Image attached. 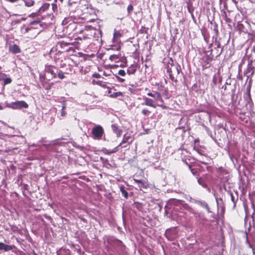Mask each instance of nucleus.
I'll return each mask as SVG.
<instances>
[{"mask_svg": "<svg viewBox=\"0 0 255 255\" xmlns=\"http://www.w3.org/2000/svg\"><path fill=\"white\" fill-rule=\"evenodd\" d=\"M167 72L169 74V78L172 82L177 83L178 82L177 78L181 71L180 65L174 64L173 60L170 58L167 65Z\"/></svg>", "mask_w": 255, "mask_h": 255, "instance_id": "1", "label": "nucleus"}, {"mask_svg": "<svg viewBox=\"0 0 255 255\" xmlns=\"http://www.w3.org/2000/svg\"><path fill=\"white\" fill-rule=\"evenodd\" d=\"M73 42H68L64 41L58 42L56 46L58 52L63 54L65 52H75V47Z\"/></svg>", "mask_w": 255, "mask_h": 255, "instance_id": "2", "label": "nucleus"}, {"mask_svg": "<svg viewBox=\"0 0 255 255\" xmlns=\"http://www.w3.org/2000/svg\"><path fill=\"white\" fill-rule=\"evenodd\" d=\"M90 39V38L89 37L88 34H86L85 36H83L82 37H78L75 39L76 41L73 42L74 44V47H75V49L86 48L88 45Z\"/></svg>", "mask_w": 255, "mask_h": 255, "instance_id": "3", "label": "nucleus"}, {"mask_svg": "<svg viewBox=\"0 0 255 255\" xmlns=\"http://www.w3.org/2000/svg\"><path fill=\"white\" fill-rule=\"evenodd\" d=\"M41 31V29H39V26H32L29 24L28 27L25 28L23 33L27 38L32 39L35 38Z\"/></svg>", "mask_w": 255, "mask_h": 255, "instance_id": "4", "label": "nucleus"}, {"mask_svg": "<svg viewBox=\"0 0 255 255\" xmlns=\"http://www.w3.org/2000/svg\"><path fill=\"white\" fill-rule=\"evenodd\" d=\"M28 17L32 18L33 20L30 21L29 25H36V26H39V29H41L42 27V20L43 18L41 15L39 13V10L36 12H33L28 15Z\"/></svg>", "mask_w": 255, "mask_h": 255, "instance_id": "5", "label": "nucleus"}, {"mask_svg": "<svg viewBox=\"0 0 255 255\" xmlns=\"http://www.w3.org/2000/svg\"><path fill=\"white\" fill-rule=\"evenodd\" d=\"M71 60L72 63L76 66H78L80 62L74 59H71L69 57L66 58L65 60H62L61 62L62 66H59L61 68H64L68 67L66 68L64 73L66 74H71L73 72V67L70 64V61Z\"/></svg>", "mask_w": 255, "mask_h": 255, "instance_id": "6", "label": "nucleus"}, {"mask_svg": "<svg viewBox=\"0 0 255 255\" xmlns=\"http://www.w3.org/2000/svg\"><path fill=\"white\" fill-rule=\"evenodd\" d=\"M104 133V128L100 125H97L92 129L91 134L92 135V137L95 139H101Z\"/></svg>", "mask_w": 255, "mask_h": 255, "instance_id": "7", "label": "nucleus"}, {"mask_svg": "<svg viewBox=\"0 0 255 255\" xmlns=\"http://www.w3.org/2000/svg\"><path fill=\"white\" fill-rule=\"evenodd\" d=\"M213 56H210L207 54H205L201 58H200L199 62L203 70L210 67V63L213 60Z\"/></svg>", "mask_w": 255, "mask_h": 255, "instance_id": "8", "label": "nucleus"}, {"mask_svg": "<svg viewBox=\"0 0 255 255\" xmlns=\"http://www.w3.org/2000/svg\"><path fill=\"white\" fill-rule=\"evenodd\" d=\"M6 107L12 109H21L28 108V105L24 101H18L7 104Z\"/></svg>", "mask_w": 255, "mask_h": 255, "instance_id": "9", "label": "nucleus"}, {"mask_svg": "<svg viewBox=\"0 0 255 255\" xmlns=\"http://www.w3.org/2000/svg\"><path fill=\"white\" fill-rule=\"evenodd\" d=\"M154 101L157 107L162 108L163 109H167V107L164 105V102L162 98L161 94L160 92H156L155 97H154Z\"/></svg>", "mask_w": 255, "mask_h": 255, "instance_id": "10", "label": "nucleus"}, {"mask_svg": "<svg viewBox=\"0 0 255 255\" xmlns=\"http://www.w3.org/2000/svg\"><path fill=\"white\" fill-rule=\"evenodd\" d=\"M131 138V137L130 134L128 133L125 134L122 142L118 145V147L120 146H122V148L127 147L128 145H129L131 143L132 140L129 141V140Z\"/></svg>", "mask_w": 255, "mask_h": 255, "instance_id": "11", "label": "nucleus"}, {"mask_svg": "<svg viewBox=\"0 0 255 255\" xmlns=\"http://www.w3.org/2000/svg\"><path fill=\"white\" fill-rule=\"evenodd\" d=\"M54 59L55 64L57 66H62L61 62H62V60H66V57L62 53L57 52L55 54Z\"/></svg>", "mask_w": 255, "mask_h": 255, "instance_id": "12", "label": "nucleus"}, {"mask_svg": "<svg viewBox=\"0 0 255 255\" xmlns=\"http://www.w3.org/2000/svg\"><path fill=\"white\" fill-rule=\"evenodd\" d=\"M46 71L51 75L52 78H55L57 76L58 69L54 66L49 65L46 67Z\"/></svg>", "mask_w": 255, "mask_h": 255, "instance_id": "13", "label": "nucleus"}, {"mask_svg": "<svg viewBox=\"0 0 255 255\" xmlns=\"http://www.w3.org/2000/svg\"><path fill=\"white\" fill-rule=\"evenodd\" d=\"M144 100V102L141 103V106H147L153 108H156L157 107L156 103L153 99L145 97Z\"/></svg>", "mask_w": 255, "mask_h": 255, "instance_id": "14", "label": "nucleus"}, {"mask_svg": "<svg viewBox=\"0 0 255 255\" xmlns=\"http://www.w3.org/2000/svg\"><path fill=\"white\" fill-rule=\"evenodd\" d=\"M133 181L135 183L139 184L138 187L140 189L141 188L147 189L149 187V184L147 181L139 180L135 178H133Z\"/></svg>", "mask_w": 255, "mask_h": 255, "instance_id": "15", "label": "nucleus"}, {"mask_svg": "<svg viewBox=\"0 0 255 255\" xmlns=\"http://www.w3.org/2000/svg\"><path fill=\"white\" fill-rule=\"evenodd\" d=\"M111 128L113 132L117 134L118 137L121 136L122 130L119 127L117 124H112L111 126Z\"/></svg>", "mask_w": 255, "mask_h": 255, "instance_id": "16", "label": "nucleus"}, {"mask_svg": "<svg viewBox=\"0 0 255 255\" xmlns=\"http://www.w3.org/2000/svg\"><path fill=\"white\" fill-rule=\"evenodd\" d=\"M137 69V64H133L130 65L127 69V73L129 75L134 74Z\"/></svg>", "mask_w": 255, "mask_h": 255, "instance_id": "17", "label": "nucleus"}, {"mask_svg": "<svg viewBox=\"0 0 255 255\" xmlns=\"http://www.w3.org/2000/svg\"><path fill=\"white\" fill-rule=\"evenodd\" d=\"M247 104L250 105H253V102L251 98V86H249L247 87V97L245 98Z\"/></svg>", "mask_w": 255, "mask_h": 255, "instance_id": "18", "label": "nucleus"}, {"mask_svg": "<svg viewBox=\"0 0 255 255\" xmlns=\"http://www.w3.org/2000/svg\"><path fill=\"white\" fill-rule=\"evenodd\" d=\"M123 34L120 31L115 29L113 35V42L119 43V39L122 36Z\"/></svg>", "mask_w": 255, "mask_h": 255, "instance_id": "19", "label": "nucleus"}, {"mask_svg": "<svg viewBox=\"0 0 255 255\" xmlns=\"http://www.w3.org/2000/svg\"><path fill=\"white\" fill-rule=\"evenodd\" d=\"M127 57L124 56H121L120 55V57H119V63H120V66L121 67H125L127 65Z\"/></svg>", "mask_w": 255, "mask_h": 255, "instance_id": "20", "label": "nucleus"}, {"mask_svg": "<svg viewBox=\"0 0 255 255\" xmlns=\"http://www.w3.org/2000/svg\"><path fill=\"white\" fill-rule=\"evenodd\" d=\"M9 51L13 54H16L20 52V49L17 45L14 44L10 46Z\"/></svg>", "mask_w": 255, "mask_h": 255, "instance_id": "21", "label": "nucleus"}, {"mask_svg": "<svg viewBox=\"0 0 255 255\" xmlns=\"http://www.w3.org/2000/svg\"><path fill=\"white\" fill-rule=\"evenodd\" d=\"M12 249L11 246L5 245L3 243L0 242V250H3L5 252L10 251Z\"/></svg>", "mask_w": 255, "mask_h": 255, "instance_id": "22", "label": "nucleus"}, {"mask_svg": "<svg viewBox=\"0 0 255 255\" xmlns=\"http://www.w3.org/2000/svg\"><path fill=\"white\" fill-rule=\"evenodd\" d=\"M139 48L138 45H135V44H132L130 47V51L131 53L133 54L134 55L136 56L137 55V51L138 50V48Z\"/></svg>", "mask_w": 255, "mask_h": 255, "instance_id": "23", "label": "nucleus"}, {"mask_svg": "<svg viewBox=\"0 0 255 255\" xmlns=\"http://www.w3.org/2000/svg\"><path fill=\"white\" fill-rule=\"evenodd\" d=\"M60 254L61 255H71V252L70 250L63 248L60 249Z\"/></svg>", "mask_w": 255, "mask_h": 255, "instance_id": "24", "label": "nucleus"}, {"mask_svg": "<svg viewBox=\"0 0 255 255\" xmlns=\"http://www.w3.org/2000/svg\"><path fill=\"white\" fill-rule=\"evenodd\" d=\"M238 117L243 122L247 123L248 121V118L246 116L245 113H239Z\"/></svg>", "mask_w": 255, "mask_h": 255, "instance_id": "25", "label": "nucleus"}, {"mask_svg": "<svg viewBox=\"0 0 255 255\" xmlns=\"http://www.w3.org/2000/svg\"><path fill=\"white\" fill-rule=\"evenodd\" d=\"M120 57V55L113 54V55H110V56L109 57V59L111 61L115 62V63H119V59Z\"/></svg>", "mask_w": 255, "mask_h": 255, "instance_id": "26", "label": "nucleus"}, {"mask_svg": "<svg viewBox=\"0 0 255 255\" xmlns=\"http://www.w3.org/2000/svg\"><path fill=\"white\" fill-rule=\"evenodd\" d=\"M120 191L122 192V195L126 198L127 199L128 196V192L125 190V187L122 185L120 187Z\"/></svg>", "mask_w": 255, "mask_h": 255, "instance_id": "27", "label": "nucleus"}, {"mask_svg": "<svg viewBox=\"0 0 255 255\" xmlns=\"http://www.w3.org/2000/svg\"><path fill=\"white\" fill-rule=\"evenodd\" d=\"M155 86L157 87V90L159 92H162L163 91H165V87L161 83H156Z\"/></svg>", "mask_w": 255, "mask_h": 255, "instance_id": "28", "label": "nucleus"}, {"mask_svg": "<svg viewBox=\"0 0 255 255\" xmlns=\"http://www.w3.org/2000/svg\"><path fill=\"white\" fill-rule=\"evenodd\" d=\"M25 5L28 7H30L34 4L33 0H23Z\"/></svg>", "mask_w": 255, "mask_h": 255, "instance_id": "29", "label": "nucleus"}, {"mask_svg": "<svg viewBox=\"0 0 255 255\" xmlns=\"http://www.w3.org/2000/svg\"><path fill=\"white\" fill-rule=\"evenodd\" d=\"M49 6H50L49 3H44L41 6V7L40 8V9L39 10V12L41 11H44L48 9L49 8Z\"/></svg>", "mask_w": 255, "mask_h": 255, "instance_id": "30", "label": "nucleus"}, {"mask_svg": "<svg viewBox=\"0 0 255 255\" xmlns=\"http://www.w3.org/2000/svg\"><path fill=\"white\" fill-rule=\"evenodd\" d=\"M118 150H119V147L117 146V147H116L115 148H114L113 149H112V150L106 149L105 150L106 151L105 152V153L107 154H110L111 153H115V152L118 151Z\"/></svg>", "mask_w": 255, "mask_h": 255, "instance_id": "31", "label": "nucleus"}, {"mask_svg": "<svg viewBox=\"0 0 255 255\" xmlns=\"http://www.w3.org/2000/svg\"><path fill=\"white\" fill-rule=\"evenodd\" d=\"M123 94L121 92H114V93L110 95L111 98H117L119 96H122Z\"/></svg>", "mask_w": 255, "mask_h": 255, "instance_id": "32", "label": "nucleus"}, {"mask_svg": "<svg viewBox=\"0 0 255 255\" xmlns=\"http://www.w3.org/2000/svg\"><path fill=\"white\" fill-rule=\"evenodd\" d=\"M66 109V104L65 103H63L62 104V107L61 109V116L63 117L66 115V113L65 111V110Z\"/></svg>", "mask_w": 255, "mask_h": 255, "instance_id": "33", "label": "nucleus"}, {"mask_svg": "<svg viewBox=\"0 0 255 255\" xmlns=\"http://www.w3.org/2000/svg\"><path fill=\"white\" fill-rule=\"evenodd\" d=\"M3 86H5L7 84H9L12 82V80L10 78H6L5 79H3Z\"/></svg>", "mask_w": 255, "mask_h": 255, "instance_id": "34", "label": "nucleus"}, {"mask_svg": "<svg viewBox=\"0 0 255 255\" xmlns=\"http://www.w3.org/2000/svg\"><path fill=\"white\" fill-rule=\"evenodd\" d=\"M141 114L144 116H148L150 114V111H149L147 109H143L141 111Z\"/></svg>", "mask_w": 255, "mask_h": 255, "instance_id": "35", "label": "nucleus"}, {"mask_svg": "<svg viewBox=\"0 0 255 255\" xmlns=\"http://www.w3.org/2000/svg\"><path fill=\"white\" fill-rule=\"evenodd\" d=\"M162 93L163 96H165L166 99L169 98L170 96H168V92L167 88H165V91H163Z\"/></svg>", "mask_w": 255, "mask_h": 255, "instance_id": "36", "label": "nucleus"}, {"mask_svg": "<svg viewBox=\"0 0 255 255\" xmlns=\"http://www.w3.org/2000/svg\"><path fill=\"white\" fill-rule=\"evenodd\" d=\"M118 74L119 75L122 76H125L126 75V73L125 71L124 70H122V69L118 71Z\"/></svg>", "mask_w": 255, "mask_h": 255, "instance_id": "37", "label": "nucleus"}, {"mask_svg": "<svg viewBox=\"0 0 255 255\" xmlns=\"http://www.w3.org/2000/svg\"><path fill=\"white\" fill-rule=\"evenodd\" d=\"M133 10V7L132 5L129 4L127 8V10L128 13H130L131 12V11Z\"/></svg>", "mask_w": 255, "mask_h": 255, "instance_id": "38", "label": "nucleus"}, {"mask_svg": "<svg viewBox=\"0 0 255 255\" xmlns=\"http://www.w3.org/2000/svg\"><path fill=\"white\" fill-rule=\"evenodd\" d=\"M213 30L214 31V32L216 35L218 34V25L216 23H215L214 25V29Z\"/></svg>", "mask_w": 255, "mask_h": 255, "instance_id": "39", "label": "nucleus"}, {"mask_svg": "<svg viewBox=\"0 0 255 255\" xmlns=\"http://www.w3.org/2000/svg\"><path fill=\"white\" fill-rule=\"evenodd\" d=\"M116 78L118 82L120 83H124L125 81V79L122 78H121L120 77L118 76H116Z\"/></svg>", "mask_w": 255, "mask_h": 255, "instance_id": "40", "label": "nucleus"}, {"mask_svg": "<svg viewBox=\"0 0 255 255\" xmlns=\"http://www.w3.org/2000/svg\"><path fill=\"white\" fill-rule=\"evenodd\" d=\"M65 73H63L61 71H60L58 74V77L60 79H63L65 78V76L64 75V74Z\"/></svg>", "mask_w": 255, "mask_h": 255, "instance_id": "41", "label": "nucleus"}, {"mask_svg": "<svg viewBox=\"0 0 255 255\" xmlns=\"http://www.w3.org/2000/svg\"><path fill=\"white\" fill-rule=\"evenodd\" d=\"M230 196H231V198L232 201L233 203H236L235 198V197H234L233 193H230Z\"/></svg>", "mask_w": 255, "mask_h": 255, "instance_id": "42", "label": "nucleus"}, {"mask_svg": "<svg viewBox=\"0 0 255 255\" xmlns=\"http://www.w3.org/2000/svg\"><path fill=\"white\" fill-rule=\"evenodd\" d=\"M54 85V83H50L49 84H48V86L45 87V89H47V90H49V89H50L52 87V86Z\"/></svg>", "mask_w": 255, "mask_h": 255, "instance_id": "43", "label": "nucleus"}, {"mask_svg": "<svg viewBox=\"0 0 255 255\" xmlns=\"http://www.w3.org/2000/svg\"><path fill=\"white\" fill-rule=\"evenodd\" d=\"M93 77L96 78H100L101 77V75L99 73H95L93 75Z\"/></svg>", "mask_w": 255, "mask_h": 255, "instance_id": "44", "label": "nucleus"}, {"mask_svg": "<svg viewBox=\"0 0 255 255\" xmlns=\"http://www.w3.org/2000/svg\"><path fill=\"white\" fill-rule=\"evenodd\" d=\"M148 96L149 97H155V95H156V92H155L154 93H148L147 94Z\"/></svg>", "mask_w": 255, "mask_h": 255, "instance_id": "45", "label": "nucleus"}, {"mask_svg": "<svg viewBox=\"0 0 255 255\" xmlns=\"http://www.w3.org/2000/svg\"><path fill=\"white\" fill-rule=\"evenodd\" d=\"M96 83H97V84H98L99 85H101V86H102L103 87H105L106 86L105 84H103V85L102 84V81H98L96 82Z\"/></svg>", "mask_w": 255, "mask_h": 255, "instance_id": "46", "label": "nucleus"}, {"mask_svg": "<svg viewBox=\"0 0 255 255\" xmlns=\"http://www.w3.org/2000/svg\"><path fill=\"white\" fill-rule=\"evenodd\" d=\"M254 67H250V68H248V70L249 69H250L251 70H252L253 71L252 72V73H251V75L253 76V74H254Z\"/></svg>", "mask_w": 255, "mask_h": 255, "instance_id": "47", "label": "nucleus"}, {"mask_svg": "<svg viewBox=\"0 0 255 255\" xmlns=\"http://www.w3.org/2000/svg\"><path fill=\"white\" fill-rule=\"evenodd\" d=\"M10 2H15L18 1L19 0H8Z\"/></svg>", "mask_w": 255, "mask_h": 255, "instance_id": "48", "label": "nucleus"}, {"mask_svg": "<svg viewBox=\"0 0 255 255\" xmlns=\"http://www.w3.org/2000/svg\"><path fill=\"white\" fill-rule=\"evenodd\" d=\"M196 151L198 153H199L200 154H202L201 152V150L200 149H195Z\"/></svg>", "mask_w": 255, "mask_h": 255, "instance_id": "49", "label": "nucleus"}, {"mask_svg": "<svg viewBox=\"0 0 255 255\" xmlns=\"http://www.w3.org/2000/svg\"><path fill=\"white\" fill-rule=\"evenodd\" d=\"M189 167H190V170H191V172H192L193 174H195V172H194V169L191 168L190 166H189Z\"/></svg>", "mask_w": 255, "mask_h": 255, "instance_id": "50", "label": "nucleus"}, {"mask_svg": "<svg viewBox=\"0 0 255 255\" xmlns=\"http://www.w3.org/2000/svg\"><path fill=\"white\" fill-rule=\"evenodd\" d=\"M225 20H226V22H230V21H231V19L227 17V16L226 17Z\"/></svg>", "mask_w": 255, "mask_h": 255, "instance_id": "51", "label": "nucleus"}, {"mask_svg": "<svg viewBox=\"0 0 255 255\" xmlns=\"http://www.w3.org/2000/svg\"><path fill=\"white\" fill-rule=\"evenodd\" d=\"M3 108L2 106L1 105V104H0V110H3Z\"/></svg>", "mask_w": 255, "mask_h": 255, "instance_id": "52", "label": "nucleus"}, {"mask_svg": "<svg viewBox=\"0 0 255 255\" xmlns=\"http://www.w3.org/2000/svg\"><path fill=\"white\" fill-rule=\"evenodd\" d=\"M121 49V46L120 45H118V46L117 48V50H120Z\"/></svg>", "mask_w": 255, "mask_h": 255, "instance_id": "53", "label": "nucleus"}, {"mask_svg": "<svg viewBox=\"0 0 255 255\" xmlns=\"http://www.w3.org/2000/svg\"><path fill=\"white\" fill-rule=\"evenodd\" d=\"M77 251H78V252H80L81 250H80V249H79L78 250H77Z\"/></svg>", "mask_w": 255, "mask_h": 255, "instance_id": "54", "label": "nucleus"}, {"mask_svg": "<svg viewBox=\"0 0 255 255\" xmlns=\"http://www.w3.org/2000/svg\"><path fill=\"white\" fill-rule=\"evenodd\" d=\"M218 47L219 48L220 47V44H218Z\"/></svg>", "mask_w": 255, "mask_h": 255, "instance_id": "55", "label": "nucleus"}, {"mask_svg": "<svg viewBox=\"0 0 255 255\" xmlns=\"http://www.w3.org/2000/svg\"><path fill=\"white\" fill-rule=\"evenodd\" d=\"M101 160H103V158L101 157Z\"/></svg>", "mask_w": 255, "mask_h": 255, "instance_id": "56", "label": "nucleus"}, {"mask_svg": "<svg viewBox=\"0 0 255 255\" xmlns=\"http://www.w3.org/2000/svg\"><path fill=\"white\" fill-rule=\"evenodd\" d=\"M202 163L203 164H206V163L205 162H202Z\"/></svg>", "mask_w": 255, "mask_h": 255, "instance_id": "57", "label": "nucleus"}, {"mask_svg": "<svg viewBox=\"0 0 255 255\" xmlns=\"http://www.w3.org/2000/svg\"><path fill=\"white\" fill-rule=\"evenodd\" d=\"M61 2H63V0H60Z\"/></svg>", "mask_w": 255, "mask_h": 255, "instance_id": "58", "label": "nucleus"}, {"mask_svg": "<svg viewBox=\"0 0 255 255\" xmlns=\"http://www.w3.org/2000/svg\"><path fill=\"white\" fill-rule=\"evenodd\" d=\"M32 26H36V25H33Z\"/></svg>", "mask_w": 255, "mask_h": 255, "instance_id": "59", "label": "nucleus"}]
</instances>
